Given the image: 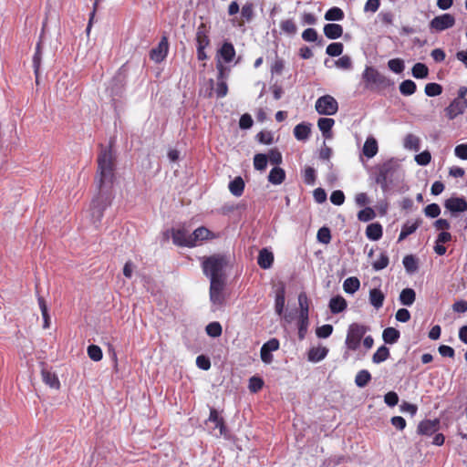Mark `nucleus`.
Instances as JSON below:
<instances>
[{
    "label": "nucleus",
    "mask_w": 467,
    "mask_h": 467,
    "mask_svg": "<svg viewBox=\"0 0 467 467\" xmlns=\"http://www.w3.org/2000/svg\"><path fill=\"white\" fill-rule=\"evenodd\" d=\"M114 156L110 148H102L98 156V171L96 182L99 194L92 200L90 217L92 223L98 227L105 209L111 202V188L114 181Z\"/></svg>",
    "instance_id": "1"
},
{
    "label": "nucleus",
    "mask_w": 467,
    "mask_h": 467,
    "mask_svg": "<svg viewBox=\"0 0 467 467\" xmlns=\"http://www.w3.org/2000/svg\"><path fill=\"white\" fill-rule=\"evenodd\" d=\"M229 257L225 254H215L202 258L203 275L210 281H226V268L229 265Z\"/></svg>",
    "instance_id": "2"
},
{
    "label": "nucleus",
    "mask_w": 467,
    "mask_h": 467,
    "mask_svg": "<svg viewBox=\"0 0 467 467\" xmlns=\"http://www.w3.org/2000/svg\"><path fill=\"white\" fill-rule=\"evenodd\" d=\"M399 164L394 160H389L378 167L376 182L380 185L383 192H387L395 180Z\"/></svg>",
    "instance_id": "3"
},
{
    "label": "nucleus",
    "mask_w": 467,
    "mask_h": 467,
    "mask_svg": "<svg viewBox=\"0 0 467 467\" xmlns=\"http://www.w3.org/2000/svg\"><path fill=\"white\" fill-rule=\"evenodd\" d=\"M362 79L365 82V88L368 89L386 88L392 83L383 74L372 67H367L362 73Z\"/></svg>",
    "instance_id": "4"
},
{
    "label": "nucleus",
    "mask_w": 467,
    "mask_h": 467,
    "mask_svg": "<svg viewBox=\"0 0 467 467\" xmlns=\"http://www.w3.org/2000/svg\"><path fill=\"white\" fill-rule=\"evenodd\" d=\"M368 329V327L358 323L350 324L345 340L346 348L348 350L356 351L360 346L362 337Z\"/></svg>",
    "instance_id": "5"
},
{
    "label": "nucleus",
    "mask_w": 467,
    "mask_h": 467,
    "mask_svg": "<svg viewBox=\"0 0 467 467\" xmlns=\"http://www.w3.org/2000/svg\"><path fill=\"white\" fill-rule=\"evenodd\" d=\"M226 281H210V301L212 303V310L216 311L224 304V287Z\"/></svg>",
    "instance_id": "6"
},
{
    "label": "nucleus",
    "mask_w": 467,
    "mask_h": 467,
    "mask_svg": "<svg viewBox=\"0 0 467 467\" xmlns=\"http://www.w3.org/2000/svg\"><path fill=\"white\" fill-rule=\"evenodd\" d=\"M210 433L215 437L226 436V427L223 417L219 415V412L213 409H210V415L205 421Z\"/></svg>",
    "instance_id": "7"
},
{
    "label": "nucleus",
    "mask_w": 467,
    "mask_h": 467,
    "mask_svg": "<svg viewBox=\"0 0 467 467\" xmlns=\"http://www.w3.org/2000/svg\"><path fill=\"white\" fill-rule=\"evenodd\" d=\"M315 109L320 115L332 116L337 112L338 103L334 97L324 95L317 99Z\"/></svg>",
    "instance_id": "8"
},
{
    "label": "nucleus",
    "mask_w": 467,
    "mask_h": 467,
    "mask_svg": "<svg viewBox=\"0 0 467 467\" xmlns=\"http://www.w3.org/2000/svg\"><path fill=\"white\" fill-rule=\"evenodd\" d=\"M171 237L173 244L178 246L193 247L192 236L190 230L184 225L171 229Z\"/></svg>",
    "instance_id": "9"
},
{
    "label": "nucleus",
    "mask_w": 467,
    "mask_h": 467,
    "mask_svg": "<svg viewBox=\"0 0 467 467\" xmlns=\"http://www.w3.org/2000/svg\"><path fill=\"white\" fill-rule=\"evenodd\" d=\"M455 24V18L451 14H442L441 16H435L430 22V27L438 32L449 29L452 27Z\"/></svg>",
    "instance_id": "10"
},
{
    "label": "nucleus",
    "mask_w": 467,
    "mask_h": 467,
    "mask_svg": "<svg viewBox=\"0 0 467 467\" xmlns=\"http://www.w3.org/2000/svg\"><path fill=\"white\" fill-rule=\"evenodd\" d=\"M169 51V44L166 36H163L158 46L152 48L150 52V57L156 63H161L163 61Z\"/></svg>",
    "instance_id": "11"
},
{
    "label": "nucleus",
    "mask_w": 467,
    "mask_h": 467,
    "mask_svg": "<svg viewBox=\"0 0 467 467\" xmlns=\"http://www.w3.org/2000/svg\"><path fill=\"white\" fill-rule=\"evenodd\" d=\"M467 108V100H461L454 99L451 104L445 109L447 117L450 119H455L457 116L462 114Z\"/></svg>",
    "instance_id": "12"
},
{
    "label": "nucleus",
    "mask_w": 467,
    "mask_h": 467,
    "mask_svg": "<svg viewBox=\"0 0 467 467\" xmlns=\"http://www.w3.org/2000/svg\"><path fill=\"white\" fill-rule=\"evenodd\" d=\"M444 207L451 213L467 211V202L464 198L451 197L445 201Z\"/></svg>",
    "instance_id": "13"
},
{
    "label": "nucleus",
    "mask_w": 467,
    "mask_h": 467,
    "mask_svg": "<svg viewBox=\"0 0 467 467\" xmlns=\"http://www.w3.org/2000/svg\"><path fill=\"white\" fill-rule=\"evenodd\" d=\"M274 262V254L266 248H263L258 254L257 264L263 269H268Z\"/></svg>",
    "instance_id": "14"
},
{
    "label": "nucleus",
    "mask_w": 467,
    "mask_h": 467,
    "mask_svg": "<svg viewBox=\"0 0 467 467\" xmlns=\"http://www.w3.org/2000/svg\"><path fill=\"white\" fill-rule=\"evenodd\" d=\"M378 150H379V147H378V142H377L376 139L372 136L368 137L363 145V149H362L363 154L368 159H371L378 153Z\"/></svg>",
    "instance_id": "15"
},
{
    "label": "nucleus",
    "mask_w": 467,
    "mask_h": 467,
    "mask_svg": "<svg viewBox=\"0 0 467 467\" xmlns=\"http://www.w3.org/2000/svg\"><path fill=\"white\" fill-rule=\"evenodd\" d=\"M421 220L407 221L401 227L399 235V241L406 239L410 234H413L420 226Z\"/></svg>",
    "instance_id": "16"
},
{
    "label": "nucleus",
    "mask_w": 467,
    "mask_h": 467,
    "mask_svg": "<svg viewBox=\"0 0 467 467\" xmlns=\"http://www.w3.org/2000/svg\"><path fill=\"white\" fill-rule=\"evenodd\" d=\"M334 124L335 120L330 118H321L318 119L317 127L326 139H330L332 137L331 130Z\"/></svg>",
    "instance_id": "17"
},
{
    "label": "nucleus",
    "mask_w": 467,
    "mask_h": 467,
    "mask_svg": "<svg viewBox=\"0 0 467 467\" xmlns=\"http://www.w3.org/2000/svg\"><path fill=\"white\" fill-rule=\"evenodd\" d=\"M217 68L219 70V76L215 92L218 98H223L226 96L228 91L227 84L223 80V66L221 63H219L217 65Z\"/></svg>",
    "instance_id": "18"
},
{
    "label": "nucleus",
    "mask_w": 467,
    "mask_h": 467,
    "mask_svg": "<svg viewBox=\"0 0 467 467\" xmlns=\"http://www.w3.org/2000/svg\"><path fill=\"white\" fill-rule=\"evenodd\" d=\"M311 132V125L299 123L294 128V136L297 140L305 141L309 138Z\"/></svg>",
    "instance_id": "19"
},
{
    "label": "nucleus",
    "mask_w": 467,
    "mask_h": 467,
    "mask_svg": "<svg viewBox=\"0 0 467 467\" xmlns=\"http://www.w3.org/2000/svg\"><path fill=\"white\" fill-rule=\"evenodd\" d=\"M324 34L329 39H337L343 34V27L338 24H327L324 26Z\"/></svg>",
    "instance_id": "20"
},
{
    "label": "nucleus",
    "mask_w": 467,
    "mask_h": 467,
    "mask_svg": "<svg viewBox=\"0 0 467 467\" xmlns=\"http://www.w3.org/2000/svg\"><path fill=\"white\" fill-rule=\"evenodd\" d=\"M196 42L197 47L205 48L210 43V39L207 36V29L204 24H201L196 32Z\"/></svg>",
    "instance_id": "21"
},
{
    "label": "nucleus",
    "mask_w": 467,
    "mask_h": 467,
    "mask_svg": "<svg viewBox=\"0 0 467 467\" xmlns=\"http://www.w3.org/2000/svg\"><path fill=\"white\" fill-rule=\"evenodd\" d=\"M219 55L224 62H231L235 56V50L233 44L230 42H224L219 49Z\"/></svg>",
    "instance_id": "22"
},
{
    "label": "nucleus",
    "mask_w": 467,
    "mask_h": 467,
    "mask_svg": "<svg viewBox=\"0 0 467 467\" xmlns=\"http://www.w3.org/2000/svg\"><path fill=\"white\" fill-rule=\"evenodd\" d=\"M328 353L326 347L312 348L308 352V360L311 362H319L323 360Z\"/></svg>",
    "instance_id": "23"
},
{
    "label": "nucleus",
    "mask_w": 467,
    "mask_h": 467,
    "mask_svg": "<svg viewBox=\"0 0 467 467\" xmlns=\"http://www.w3.org/2000/svg\"><path fill=\"white\" fill-rule=\"evenodd\" d=\"M329 308L333 314L341 313L347 308V301L340 296H334L329 301Z\"/></svg>",
    "instance_id": "24"
},
{
    "label": "nucleus",
    "mask_w": 467,
    "mask_h": 467,
    "mask_svg": "<svg viewBox=\"0 0 467 467\" xmlns=\"http://www.w3.org/2000/svg\"><path fill=\"white\" fill-rule=\"evenodd\" d=\"M229 191L230 192L236 196V197H239L243 194L244 192V180L242 179V177L238 176V177H235L233 181H231L229 182Z\"/></svg>",
    "instance_id": "25"
},
{
    "label": "nucleus",
    "mask_w": 467,
    "mask_h": 467,
    "mask_svg": "<svg viewBox=\"0 0 467 467\" xmlns=\"http://www.w3.org/2000/svg\"><path fill=\"white\" fill-rule=\"evenodd\" d=\"M382 227L379 223H374L367 226L366 235L369 240L378 241L382 236Z\"/></svg>",
    "instance_id": "26"
},
{
    "label": "nucleus",
    "mask_w": 467,
    "mask_h": 467,
    "mask_svg": "<svg viewBox=\"0 0 467 467\" xmlns=\"http://www.w3.org/2000/svg\"><path fill=\"white\" fill-rule=\"evenodd\" d=\"M400 302L401 305L410 306L416 299V293L412 288H404L400 294Z\"/></svg>",
    "instance_id": "27"
},
{
    "label": "nucleus",
    "mask_w": 467,
    "mask_h": 467,
    "mask_svg": "<svg viewBox=\"0 0 467 467\" xmlns=\"http://www.w3.org/2000/svg\"><path fill=\"white\" fill-rule=\"evenodd\" d=\"M41 61H42V51H41V42L39 41L36 44V52L33 56V67H34V72L36 75V84L39 83L38 78H39V70H40V67H41Z\"/></svg>",
    "instance_id": "28"
},
{
    "label": "nucleus",
    "mask_w": 467,
    "mask_h": 467,
    "mask_svg": "<svg viewBox=\"0 0 467 467\" xmlns=\"http://www.w3.org/2000/svg\"><path fill=\"white\" fill-rule=\"evenodd\" d=\"M384 299L385 296L381 290L374 288L369 291V303L376 309H379L383 306Z\"/></svg>",
    "instance_id": "29"
},
{
    "label": "nucleus",
    "mask_w": 467,
    "mask_h": 467,
    "mask_svg": "<svg viewBox=\"0 0 467 467\" xmlns=\"http://www.w3.org/2000/svg\"><path fill=\"white\" fill-rule=\"evenodd\" d=\"M285 178V172L282 168L275 167L273 168L268 175V181L272 184L278 185L281 184Z\"/></svg>",
    "instance_id": "30"
},
{
    "label": "nucleus",
    "mask_w": 467,
    "mask_h": 467,
    "mask_svg": "<svg viewBox=\"0 0 467 467\" xmlns=\"http://www.w3.org/2000/svg\"><path fill=\"white\" fill-rule=\"evenodd\" d=\"M212 233L205 227H199L192 233L193 246L197 245L199 242L210 238Z\"/></svg>",
    "instance_id": "31"
},
{
    "label": "nucleus",
    "mask_w": 467,
    "mask_h": 467,
    "mask_svg": "<svg viewBox=\"0 0 467 467\" xmlns=\"http://www.w3.org/2000/svg\"><path fill=\"white\" fill-rule=\"evenodd\" d=\"M437 422L432 420H423L418 426V431L423 435H431L437 431Z\"/></svg>",
    "instance_id": "32"
},
{
    "label": "nucleus",
    "mask_w": 467,
    "mask_h": 467,
    "mask_svg": "<svg viewBox=\"0 0 467 467\" xmlns=\"http://www.w3.org/2000/svg\"><path fill=\"white\" fill-rule=\"evenodd\" d=\"M400 331L394 327H387L383 330L382 337L386 344H394L400 338Z\"/></svg>",
    "instance_id": "33"
},
{
    "label": "nucleus",
    "mask_w": 467,
    "mask_h": 467,
    "mask_svg": "<svg viewBox=\"0 0 467 467\" xmlns=\"http://www.w3.org/2000/svg\"><path fill=\"white\" fill-rule=\"evenodd\" d=\"M360 282L358 277H348L343 283V289L347 294H354L359 289Z\"/></svg>",
    "instance_id": "34"
},
{
    "label": "nucleus",
    "mask_w": 467,
    "mask_h": 467,
    "mask_svg": "<svg viewBox=\"0 0 467 467\" xmlns=\"http://www.w3.org/2000/svg\"><path fill=\"white\" fill-rule=\"evenodd\" d=\"M403 145L407 150L418 151L420 148V140L414 134H408L404 139Z\"/></svg>",
    "instance_id": "35"
},
{
    "label": "nucleus",
    "mask_w": 467,
    "mask_h": 467,
    "mask_svg": "<svg viewBox=\"0 0 467 467\" xmlns=\"http://www.w3.org/2000/svg\"><path fill=\"white\" fill-rule=\"evenodd\" d=\"M411 74L415 78H426L429 75V68L425 64L418 62L412 67Z\"/></svg>",
    "instance_id": "36"
},
{
    "label": "nucleus",
    "mask_w": 467,
    "mask_h": 467,
    "mask_svg": "<svg viewBox=\"0 0 467 467\" xmlns=\"http://www.w3.org/2000/svg\"><path fill=\"white\" fill-rule=\"evenodd\" d=\"M241 16L244 22H251L254 16V5L251 2H246L241 9Z\"/></svg>",
    "instance_id": "37"
},
{
    "label": "nucleus",
    "mask_w": 467,
    "mask_h": 467,
    "mask_svg": "<svg viewBox=\"0 0 467 467\" xmlns=\"http://www.w3.org/2000/svg\"><path fill=\"white\" fill-rule=\"evenodd\" d=\"M43 381L52 389H58L60 386L57 377L47 370L42 371Z\"/></svg>",
    "instance_id": "38"
},
{
    "label": "nucleus",
    "mask_w": 467,
    "mask_h": 467,
    "mask_svg": "<svg viewBox=\"0 0 467 467\" xmlns=\"http://www.w3.org/2000/svg\"><path fill=\"white\" fill-rule=\"evenodd\" d=\"M37 301L44 321L43 327L47 329L50 327V317L48 314L47 306L45 299L41 296H38Z\"/></svg>",
    "instance_id": "39"
},
{
    "label": "nucleus",
    "mask_w": 467,
    "mask_h": 467,
    "mask_svg": "<svg viewBox=\"0 0 467 467\" xmlns=\"http://www.w3.org/2000/svg\"><path fill=\"white\" fill-rule=\"evenodd\" d=\"M417 86L414 81L406 79L400 84V92L403 96H410L415 93Z\"/></svg>",
    "instance_id": "40"
},
{
    "label": "nucleus",
    "mask_w": 467,
    "mask_h": 467,
    "mask_svg": "<svg viewBox=\"0 0 467 467\" xmlns=\"http://www.w3.org/2000/svg\"><path fill=\"white\" fill-rule=\"evenodd\" d=\"M389 357V350L387 347L381 346L379 347L377 351L372 356V361L375 364H379Z\"/></svg>",
    "instance_id": "41"
},
{
    "label": "nucleus",
    "mask_w": 467,
    "mask_h": 467,
    "mask_svg": "<svg viewBox=\"0 0 467 467\" xmlns=\"http://www.w3.org/2000/svg\"><path fill=\"white\" fill-rule=\"evenodd\" d=\"M402 264L404 265V268L409 274H413L418 269V262L417 259L412 254H409L404 256L402 260Z\"/></svg>",
    "instance_id": "42"
},
{
    "label": "nucleus",
    "mask_w": 467,
    "mask_h": 467,
    "mask_svg": "<svg viewBox=\"0 0 467 467\" xmlns=\"http://www.w3.org/2000/svg\"><path fill=\"white\" fill-rule=\"evenodd\" d=\"M370 379V373L366 369H362L358 371V374L356 375L355 383L358 387L364 388L368 385Z\"/></svg>",
    "instance_id": "43"
},
{
    "label": "nucleus",
    "mask_w": 467,
    "mask_h": 467,
    "mask_svg": "<svg viewBox=\"0 0 467 467\" xmlns=\"http://www.w3.org/2000/svg\"><path fill=\"white\" fill-rule=\"evenodd\" d=\"M344 18V12L339 7H331L325 14L327 21H340Z\"/></svg>",
    "instance_id": "44"
},
{
    "label": "nucleus",
    "mask_w": 467,
    "mask_h": 467,
    "mask_svg": "<svg viewBox=\"0 0 467 467\" xmlns=\"http://www.w3.org/2000/svg\"><path fill=\"white\" fill-rule=\"evenodd\" d=\"M285 303V289H280L275 296V308L277 315L281 316Z\"/></svg>",
    "instance_id": "45"
},
{
    "label": "nucleus",
    "mask_w": 467,
    "mask_h": 467,
    "mask_svg": "<svg viewBox=\"0 0 467 467\" xmlns=\"http://www.w3.org/2000/svg\"><path fill=\"white\" fill-rule=\"evenodd\" d=\"M206 333L212 337H218L222 335V326L219 322L209 323L205 327Z\"/></svg>",
    "instance_id": "46"
},
{
    "label": "nucleus",
    "mask_w": 467,
    "mask_h": 467,
    "mask_svg": "<svg viewBox=\"0 0 467 467\" xmlns=\"http://www.w3.org/2000/svg\"><path fill=\"white\" fill-rule=\"evenodd\" d=\"M344 46L342 43L334 42L327 47L326 53L330 57H338L343 52Z\"/></svg>",
    "instance_id": "47"
},
{
    "label": "nucleus",
    "mask_w": 467,
    "mask_h": 467,
    "mask_svg": "<svg viewBox=\"0 0 467 467\" xmlns=\"http://www.w3.org/2000/svg\"><path fill=\"white\" fill-rule=\"evenodd\" d=\"M389 256L385 252L380 253L379 257L372 264L375 271H380L386 268L389 265Z\"/></svg>",
    "instance_id": "48"
},
{
    "label": "nucleus",
    "mask_w": 467,
    "mask_h": 467,
    "mask_svg": "<svg viewBox=\"0 0 467 467\" xmlns=\"http://www.w3.org/2000/svg\"><path fill=\"white\" fill-rule=\"evenodd\" d=\"M268 159L265 154L258 153L254 157V166L255 170L264 171L267 166Z\"/></svg>",
    "instance_id": "49"
},
{
    "label": "nucleus",
    "mask_w": 467,
    "mask_h": 467,
    "mask_svg": "<svg viewBox=\"0 0 467 467\" xmlns=\"http://www.w3.org/2000/svg\"><path fill=\"white\" fill-rule=\"evenodd\" d=\"M388 67L392 72L396 74L401 73L405 68L404 61L400 58H393L389 60Z\"/></svg>",
    "instance_id": "50"
},
{
    "label": "nucleus",
    "mask_w": 467,
    "mask_h": 467,
    "mask_svg": "<svg viewBox=\"0 0 467 467\" xmlns=\"http://www.w3.org/2000/svg\"><path fill=\"white\" fill-rule=\"evenodd\" d=\"M376 216L374 210L370 207H366L358 213V219L361 222H369Z\"/></svg>",
    "instance_id": "51"
},
{
    "label": "nucleus",
    "mask_w": 467,
    "mask_h": 467,
    "mask_svg": "<svg viewBox=\"0 0 467 467\" xmlns=\"http://www.w3.org/2000/svg\"><path fill=\"white\" fill-rule=\"evenodd\" d=\"M317 241L321 244H327L331 241V233L327 227H321L317 231Z\"/></svg>",
    "instance_id": "52"
},
{
    "label": "nucleus",
    "mask_w": 467,
    "mask_h": 467,
    "mask_svg": "<svg viewBox=\"0 0 467 467\" xmlns=\"http://www.w3.org/2000/svg\"><path fill=\"white\" fill-rule=\"evenodd\" d=\"M442 87L438 83H428L425 86V94L429 97H435L441 95Z\"/></svg>",
    "instance_id": "53"
},
{
    "label": "nucleus",
    "mask_w": 467,
    "mask_h": 467,
    "mask_svg": "<svg viewBox=\"0 0 467 467\" xmlns=\"http://www.w3.org/2000/svg\"><path fill=\"white\" fill-rule=\"evenodd\" d=\"M88 355L94 361H99L102 359V350L99 346L90 345L88 348Z\"/></svg>",
    "instance_id": "54"
},
{
    "label": "nucleus",
    "mask_w": 467,
    "mask_h": 467,
    "mask_svg": "<svg viewBox=\"0 0 467 467\" xmlns=\"http://www.w3.org/2000/svg\"><path fill=\"white\" fill-rule=\"evenodd\" d=\"M333 332V326L329 324L323 325L318 327L316 330L317 337L319 338H327Z\"/></svg>",
    "instance_id": "55"
},
{
    "label": "nucleus",
    "mask_w": 467,
    "mask_h": 467,
    "mask_svg": "<svg viewBox=\"0 0 467 467\" xmlns=\"http://www.w3.org/2000/svg\"><path fill=\"white\" fill-rule=\"evenodd\" d=\"M424 213L427 217L436 218L441 213V208L437 203H431L425 207Z\"/></svg>",
    "instance_id": "56"
},
{
    "label": "nucleus",
    "mask_w": 467,
    "mask_h": 467,
    "mask_svg": "<svg viewBox=\"0 0 467 467\" xmlns=\"http://www.w3.org/2000/svg\"><path fill=\"white\" fill-rule=\"evenodd\" d=\"M280 27L285 33L289 35H294L296 32V26L291 19L282 21Z\"/></svg>",
    "instance_id": "57"
},
{
    "label": "nucleus",
    "mask_w": 467,
    "mask_h": 467,
    "mask_svg": "<svg viewBox=\"0 0 467 467\" xmlns=\"http://www.w3.org/2000/svg\"><path fill=\"white\" fill-rule=\"evenodd\" d=\"M304 182L307 185H314L316 182V171L312 167H306L304 171Z\"/></svg>",
    "instance_id": "58"
},
{
    "label": "nucleus",
    "mask_w": 467,
    "mask_h": 467,
    "mask_svg": "<svg viewBox=\"0 0 467 467\" xmlns=\"http://www.w3.org/2000/svg\"><path fill=\"white\" fill-rule=\"evenodd\" d=\"M335 65L338 68L348 70L352 68V60L348 56H342L335 62Z\"/></svg>",
    "instance_id": "59"
},
{
    "label": "nucleus",
    "mask_w": 467,
    "mask_h": 467,
    "mask_svg": "<svg viewBox=\"0 0 467 467\" xmlns=\"http://www.w3.org/2000/svg\"><path fill=\"white\" fill-rule=\"evenodd\" d=\"M431 155L428 150H424L415 156V161L419 165L425 166L431 162Z\"/></svg>",
    "instance_id": "60"
},
{
    "label": "nucleus",
    "mask_w": 467,
    "mask_h": 467,
    "mask_svg": "<svg viewBox=\"0 0 467 467\" xmlns=\"http://www.w3.org/2000/svg\"><path fill=\"white\" fill-rule=\"evenodd\" d=\"M330 202L335 205H341L345 202V194L340 190L334 191L330 195Z\"/></svg>",
    "instance_id": "61"
},
{
    "label": "nucleus",
    "mask_w": 467,
    "mask_h": 467,
    "mask_svg": "<svg viewBox=\"0 0 467 467\" xmlns=\"http://www.w3.org/2000/svg\"><path fill=\"white\" fill-rule=\"evenodd\" d=\"M266 156L271 164L279 165L282 162V155L276 149L271 150Z\"/></svg>",
    "instance_id": "62"
},
{
    "label": "nucleus",
    "mask_w": 467,
    "mask_h": 467,
    "mask_svg": "<svg viewBox=\"0 0 467 467\" xmlns=\"http://www.w3.org/2000/svg\"><path fill=\"white\" fill-rule=\"evenodd\" d=\"M318 35L316 29L314 28H306L302 33V38L306 42H315L317 40Z\"/></svg>",
    "instance_id": "63"
},
{
    "label": "nucleus",
    "mask_w": 467,
    "mask_h": 467,
    "mask_svg": "<svg viewBox=\"0 0 467 467\" xmlns=\"http://www.w3.org/2000/svg\"><path fill=\"white\" fill-rule=\"evenodd\" d=\"M454 154L461 160H467V143L457 145L454 149Z\"/></svg>",
    "instance_id": "64"
}]
</instances>
